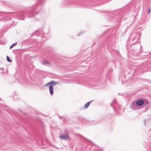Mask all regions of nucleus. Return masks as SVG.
Listing matches in <instances>:
<instances>
[{"mask_svg":"<svg viewBox=\"0 0 151 151\" xmlns=\"http://www.w3.org/2000/svg\"><path fill=\"white\" fill-rule=\"evenodd\" d=\"M140 36L139 33H133L131 35L132 40L130 42L131 45H134L138 43V40Z\"/></svg>","mask_w":151,"mask_h":151,"instance_id":"f257e3e1","label":"nucleus"},{"mask_svg":"<svg viewBox=\"0 0 151 151\" xmlns=\"http://www.w3.org/2000/svg\"><path fill=\"white\" fill-rule=\"evenodd\" d=\"M59 83V82H55L54 81H52L49 82L48 83L46 84L45 85V87L47 86L48 85L52 86H55L56 85L58 84Z\"/></svg>","mask_w":151,"mask_h":151,"instance_id":"f03ea898","label":"nucleus"},{"mask_svg":"<svg viewBox=\"0 0 151 151\" xmlns=\"http://www.w3.org/2000/svg\"><path fill=\"white\" fill-rule=\"evenodd\" d=\"M60 139L64 140L68 139H69L68 136L65 134H63L60 136Z\"/></svg>","mask_w":151,"mask_h":151,"instance_id":"7ed1b4c3","label":"nucleus"},{"mask_svg":"<svg viewBox=\"0 0 151 151\" xmlns=\"http://www.w3.org/2000/svg\"><path fill=\"white\" fill-rule=\"evenodd\" d=\"M144 101L142 100H139L137 101L136 104L137 106H140L144 104Z\"/></svg>","mask_w":151,"mask_h":151,"instance_id":"20e7f679","label":"nucleus"},{"mask_svg":"<svg viewBox=\"0 0 151 151\" xmlns=\"http://www.w3.org/2000/svg\"><path fill=\"white\" fill-rule=\"evenodd\" d=\"M137 105L135 102H133L132 103L131 105V107L134 110H136L137 109Z\"/></svg>","mask_w":151,"mask_h":151,"instance_id":"39448f33","label":"nucleus"},{"mask_svg":"<svg viewBox=\"0 0 151 151\" xmlns=\"http://www.w3.org/2000/svg\"><path fill=\"white\" fill-rule=\"evenodd\" d=\"M36 14L35 13V12L34 11H32L30 12L29 14V17H34Z\"/></svg>","mask_w":151,"mask_h":151,"instance_id":"423d86ee","label":"nucleus"},{"mask_svg":"<svg viewBox=\"0 0 151 151\" xmlns=\"http://www.w3.org/2000/svg\"><path fill=\"white\" fill-rule=\"evenodd\" d=\"M49 89L50 94L51 95L53 94V86H50Z\"/></svg>","mask_w":151,"mask_h":151,"instance_id":"0eeeda50","label":"nucleus"},{"mask_svg":"<svg viewBox=\"0 0 151 151\" xmlns=\"http://www.w3.org/2000/svg\"><path fill=\"white\" fill-rule=\"evenodd\" d=\"M42 63L43 65L47 66H48L50 64L49 62L47 61H43L42 62Z\"/></svg>","mask_w":151,"mask_h":151,"instance_id":"6e6552de","label":"nucleus"},{"mask_svg":"<svg viewBox=\"0 0 151 151\" xmlns=\"http://www.w3.org/2000/svg\"><path fill=\"white\" fill-rule=\"evenodd\" d=\"M91 101H90L85 104L84 106V108L85 109L87 108L90 105Z\"/></svg>","mask_w":151,"mask_h":151,"instance_id":"1a4fd4ad","label":"nucleus"},{"mask_svg":"<svg viewBox=\"0 0 151 151\" xmlns=\"http://www.w3.org/2000/svg\"><path fill=\"white\" fill-rule=\"evenodd\" d=\"M17 44V42L11 45L10 47V49H12L13 47L15 46Z\"/></svg>","mask_w":151,"mask_h":151,"instance_id":"9d476101","label":"nucleus"},{"mask_svg":"<svg viewBox=\"0 0 151 151\" xmlns=\"http://www.w3.org/2000/svg\"><path fill=\"white\" fill-rule=\"evenodd\" d=\"M6 60L7 61L9 62H11L12 61V60L9 58V57L8 56H6Z\"/></svg>","mask_w":151,"mask_h":151,"instance_id":"9b49d317","label":"nucleus"},{"mask_svg":"<svg viewBox=\"0 0 151 151\" xmlns=\"http://www.w3.org/2000/svg\"><path fill=\"white\" fill-rule=\"evenodd\" d=\"M81 139H84L85 141H88V142H90V141H89L88 140H87L86 138H85L82 136H81Z\"/></svg>","mask_w":151,"mask_h":151,"instance_id":"f8f14e48","label":"nucleus"},{"mask_svg":"<svg viewBox=\"0 0 151 151\" xmlns=\"http://www.w3.org/2000/svg\"><path fill=\"white\" fill-rule=\"evenodd\" d=\"M116 99H114L113 100V102L111 104V105L112 106V105L113 104H114L116 103Z\"/></svg>","mask_w":151,"mask_h":151,"instance_id":"ddd939ff","label":"nucleus"},{"mask_svg":"<svg viewBox=\"0 0 151 151\" xmlns=\"http://www.w3.org/2000/svg\"><path fill=\"white\" fill-rule=\"evenodd\" d=\"M139 55V53H137V54H135L134 52V53H133V55L135 56H138Z\"/></svg>","mask_w":151,"mask_h":151,"instance_id":"4468645a","label":"nucleus"},{"mask_svg":"<svg viewBox=\"0 0 151 151\" xmlns=\"http://www.w3.org/2000/svg\"><path fill=\"white\" fill-rule=\"evenodd\" d=\"M42 0H39L38 1V4H41V1H42Z\"/></svg>","mask_w":151,"mask_h":151,"instance_id":"2eb2a0df","label":"nucleus"},{"mask_svg":"<svg viewBox=\"0 0 151 151\" xmlns=\"http://www.w3.org/2000/svg\"><path fill=\"white\" fill-rule=\"evenodd\" d=\"M81 32L79 33L77 35L78 36H79L81 35Z\"/></svg>","mask_w":151,"mask_h":151,"instance_id":"dca6fc26","label":"nucleus"},{"mask_svg":"<svg viewBox=\"0 0 151 151\" xmlns=\"http://www.w3.org/2000/svg\"><path fill=\"white\" fill-rule=\"evenodd\" d=\"M150 12V9H148V14H149Z\"/></svg>","mask_w":151,"mask_h":151,"instance_id":"f3484780","label":"nucleus"},{"mask_svg":"<svg viewBox=\"0 0 151 151\" xmlns=\"http://www.w3.org/2000/svg\"><path fill=\"white\" fill-rule=\"evenodd\" d=\"M21 19V20H24V18H23H23H22Z\"/></svg>","mask_w":151,"mask_h":151,"instance_id":"a211bd4d","label":"nucleus"},{"mask_svg":"<svg viewBox=\"0 0 151 151\" xmlns=\"http://www.w3.org/2000/svg\"><path fill=\"white\" fill-rule=\"evenodd\" d=\"M99 150H100L101 151H102V150L100 148L99 149Z\"/></svg>","mask_w":151,"mask_h":151,"instance_id":"6ab92c4d","label":"nucleus"},{"mask_svg":"<svg viewBox=\"0 0 151 151\" xmlns=\"http://www.w3.org/2000/svg\"><path fill=\"white\" fill-rule=\"evenodd\" d=\"M145 124V122H144V124Z\"/></svg>","mask_w":151,"mask_h":151,"instance_id":"aec40b11","label":"nucleus"},{"mask_svg":"<svg viewBox=\"0 0 151 151\" xmlns=\"http://www.w3.org/2000/svg\"><path fill=\"white\" fill-rule=\"evenodd\" d=\"M112 106L113 107V109H114V106Z\"/></svg>","mask_w":151,"mask_h":151,"instance_id":"412c9836","label":"nucleus"}]
</instances>
